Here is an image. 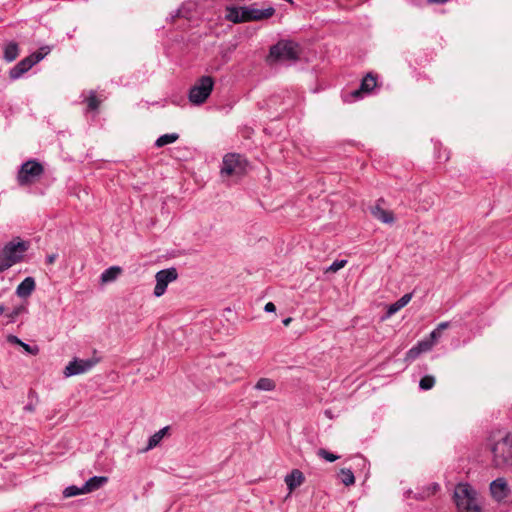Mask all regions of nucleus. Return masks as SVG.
<instances>
[{
  "mask_svg": "<svg viewBox=\"0 0 512 512\" xmlns=\"http://www.w3.org/2000/svg\"><path fill=\"white\" fill-rule=\"evenodd\" d=\"M30 248V242L15 237L7 242L0 250V273L23 261L25 253Z\"/></svg>",
  "mask_w": 512,
  "mask_h": 512,
  "instance_id": "f257e3e1",
  "label": "nucleus"
},
{
  "mask_svg": "<svg viewBox=\"0 0 512 512\" xmlns=\"http://www.w3.org/2000/svg\"><path fill=\"white\" fill-rule=\"evenodd\" d=\"M492 464L495 468H512V434L505 433L494 437L490 444Z\"/></svg>",
  "mask_w": 512,
  "mask_h": 512,
  "instance_id": "f03ea898",
  "label": "nucleus"
},
{
  "mask_svg": "<svg viewBox=\"0 0 512 512\" xmlns=\"http://www.w3.org/2000/svg\"><path fill=\"white\" fill-rule=\"evenodd\" d=\"M275 13L273 7L265 9L253 8L250 6H229L226 8L225 18L233 23L259 21L270 18Z\"/></svg>",
  "mask_w": 512,
  "mask_h": 512,
  "instance_id": "7ed1b4c3",
  "label": "nucleus"
},
{
  "mask_svg": "<svg viewBox=\"0 0 512 512\" xmlns=\"http://www.w3.org/2000/svg\"><path fill=\"white\" fill-rule=\"evenodd\" d=\"M456 505L460 512H481L476 491L467 483H460L454 491Z\"/></svg>",
  "mask_w": 512,
  "mask_h": 512,
  "instance_id": "20e7f679",
  "label": "nucleus"
},
{
  "mask_svg": "<svg viewBox=\"0 0 512 512\" xmlns=\"http://www.w3.org/2000/svg\"><path fill=\"white\" fill-rule=\"evenodd\" d=\"M299 58V46L289 40H281L270 48L269 61H296Z\"/></svg>",
  "mask_w": 512,
  "mask_h": 512,
  "instance_id": "39448f33",
  "label": "nucleus"
},
{
  "mask_svg": "<svg viewBox=\"0 0 512 512\" xmlns=\"http://www.w3.org/2000/svg\"><path fill=\"white\" fill-rule=\"evenodd\" d=\"M214 79L211 76H201L189 89L188 99L193 105H201L206 102L214 88Z\"/></svg>",
  "mask_w": 512,
  "mask_h": 512,
  "instance_id": "423d86ee",
  "label": "nucleus"
},
{
  "mask_svg": "<svg viewBox=\"0 0 512 512\" xmlns=\"http://www.w3.org/2000/svg\"><path fill=\"white\" fill-rule=\"evenodd\" d=\"M43 173V165L36 159H30L20 166L16 179L20 186H29L40 179Z\"/></svg>",
  "mask_w": 512,
  "mask_h": 512,
  "instance_id": "0eeeda50",
  "label": "nucleus"
},
{
  "mask_svg": "<svg viewBox=\"0 0 512 512\" xmlns=\"http://www.w3.org/2000/svg\"><path fill=\"white\" fill-rule=\"evenodd\" d=\"M178 278L177 269L170 267L160 270L155 275L156 285L154 288V295L161 297L166 292L167 286Z\"/></svg>",
  "mask_w": 512,
  "mask_h": 512,
  "instance_id": "6e6552de",
  "label": "nucleus"
},
{
  "mask_svg": "<svg viewBox=\"0 0 512 512\" xmlns=\"http://www.w3.org/2000/svg\"><path fill=\"white\" fill-rule=\"evenodd\" d=\"M245 169V161L239 154H226L222 161L221 173L223 175H239Z\"/></svg>",
  "mask_w": 512,
  "mask_h": 512,
  "instance_id": "1a4fd4ad",
  "label": "nucleus"
},
{
  "mask_svg": "<svg viewBox=\"0 0 512 512\" xmlns=\"http://www.w3.org/2000/svg\"><path fill=\"white\" fill-rule=\"evenodd\" d=\"M98 358L78 359L74 358L64 369L65 377H71L90 371L97 363Z\"/></svg>",
  "mask_w": 512,
  "mask_h": 512,
  "instance_id": "9d476101",
  "label": "nucleus"
},
{
  "mask_svg": "<svg viewBox=\"0 0 512 512\" xmlns=\"http://www.w3.org/2000/svg\"><path fill=\"white\" fill-rule=\"evenodd\" d=\"M489 491L491 497L496 502H502L511 494V487L508 484V481L504 477H498L493 480L489 485Z\"/></svg>",
  "mask_w": 512,
  "mask_h": 512,
  "instance_id": "9b49d317",
  "label": "nucleus"
},
{
  "mask_svg": "<svg viewBox=\"0 0 512 512\" xmlns=\"http://www.w3.org/2000/svg\"><path fill=\"white\" fill-rule=\"evenodd\" d=\"M49 53L48 48L42 47L35 53L25 57L20 62L17 63V66L20 67L24 73L29 71L35 64L40 62L47 54Z\"/></svg>",
  "mask_w": 512,
  "mask_h": 512,
  "instance_id": "f8f14e48",
  "label": "nucleus"
},
{
  "mask_svg": "<svg viewBox=\"0 0 512 512\" xmlns=\"http://www.w3.org/2000/svg\"><path fill=\"white\" fill-rule=\"evenodd\" d=\"M376 86V78L372 76L371 74H368L366 77L363 78L361 85L359 89L354 90L351 92V96L354 99H357L360 97L362 93H369L371 92Z\"/></svg>",
  "mask_w": 512,
  "mask_h": 512,
  "instance_id": "ddd939ff",
  "label": "nucleus"
},
{
  "mask_svg": "<svg viewBox=\"0 0 512 512\" xmlns=\"http://www.w3.org/2000/svg\"><path fill=\"white\" fill-rule=\"evenodd\" d=\"M36 283L33 277H26L16 288V294L20 298L29 297L35 290Z\"/></svg>",
  "mask_w": 512,
  "mask_h": 512,
  "instance_id": "4468645a",
  "label": "nucleus"
},
{
  "mask_svg": "<svg viewBox=\"0 0 512 512\" xmlns=\"http://www.w3.org/2000/svg\"><path fill=\"white\" fill-rule=\"evenodd\" d=\"M304 480L305 478L303 473L298 469L292 470L291 473L285 476V483L290 492L301 486Z\"/></svg>",
  "mask_w": 512,
  "mask_h": 512,
  "instance_id": "2eb2a0df",
  "label": "nucleus"
},
{
  "mask_svg": "<svg viewBox=\"0 0 512 512\" xmlns=\"http://www.w3.org/2000/svg\"><path fill=\"white\" fill-rule=\"evenodd\" d=\"M371 214L385 224H392L395 220L393 212L385 210L378 203L371 208Z\"/></svg>",
  "mask_w": 512,
  "mask_h": 512,
  "instance_id": "dca6fc26",
  "label": "nucleus"
},
{
  "mask_svg": "<svg viewBox=\"0 0 512 512\" xmlns=\"http://www.w3.org/2000/svg\"><path fill=\"white\" fill-rule=\"evenodd\" d=\"M20 50L19 45L15 41H9L3 46V59L10 63L17 59L19 56Z\"/></svg>",
  "mask_w": 512,
  "mask_h": 512,
  "instance_id": "f3484780",
  "label": "nucleus"
},
{
  "mask_svg": "<svg viewBox=\"0 0 512 512\" xmlns=\"http://www.w3.org/2000/svg\"><path fill=\"white\" fill-rule=\"evenodd\" d=\"M107 482L108 478L105 476H93L85 482L84 490L86 491V493L93 492L101 488Z\"/></svg>",
  "mask_w": 512,
  "mask_h": 512,
  "instance_id": "a211bd4d",
  "label": "nucleus"
},
{
  "mask_svg": "<svg viewBox=\"0 0 512 512\" xmlns=\"http://www.w3.org/2000/svg\"><path fill=\"white\" fill-rule=\"evenodd\" d=\"M121 272L122 269L119 266H111L107 268L100 276L101 283L106 284L115 281Z\"/></svg>",
  "mask_w": 512,
  "mask_h": 512,
  "instance_id": "6ab92c4d",
  "label": "nucleus"
},
{
  "mask_svg": "<svg viewBox=\"0 0 512 512\" xmlns=\"http://www.w3.org/2000/svg\"><path fill=\"white\" fill-rule=\"evenodd\" d=\"M412 299V293L404 294L400 299H398L396 302L392 303L387 310V316L390 317L396 312H398L400 309L405 307Z\"/></svg>",
  "mask_w": 512,
  "mask_h": 512,
  "instance_id": "aec40b11",
  "label": "nucleus"
},
{
  "mask_svg": "<svg viewBox=\"0 0 512 512\" xmlns=\"http://www.w3.org/2000/svg\"><path fill=\"white\" fill-rule=\"evenodd\" d=\"M167 431H168V427H164V428L160 429L159 431H157L156 433H154L149 438L148 445L144 449V451H148V450H151L154 447H156L160 443V441L163 439V437L167 433Z\"/></svg>",
  "mask_w": 512,
  "mask_h": 512,
  "instance_id": "412c9836",
  "label": "nucleus"
},
{
  "mask_svg": "<svg viewBox=\"0 0 512 512\" xmlns=\"http://www.w3.org/2000/svg\"><path fill=\"white\" fill-rule=\"evenodd\" d=\"M254 388L259 391H273L276 388V383L274 380L270 378H260Z\"/></svg>",
  "mask_w": 512,
  "mask_h": 512,
  "instance_id": "4be33fe9",
  "label": "nucleus"
},
{
  "mask_svg": "<svg viewBox=\"0 0 512 512\" xmlns=\"http://www.w3.org/2000/svg\"><path fill=\"white\" fill-rule=\"evenodd\" d=\"M179 138V135L177 133H169L161 135L155 142V146L160 148L163 146H166L168 144L174 143Z\"/></svg>",
  "mask_w": 512,
  "mask_h": 512,
  "instance_id": "5701e85b",
  "label": "nucleus"
},
{
  "mask_svg": "<svg viewBox=\"0 0 512 512\" xmlns=\"http://www.w3.org/2000/svg\"><path fill=\"white\" fill-rule=\"evenodd\" d=\"M340 480L345 486H351L355 483V477L350 469L343 468L339 472Z\"/></svg>",
  "mask_w": 512,
  "mask_h": 512,
  "instance_id": "b1692460",
  "label": "nucleus"
},
{
  "mask_svg": "<svg viewBox=\"0 0 512 512\" xmlns=\"http://www.w3.org/2000/svg\"><path fill=\"white\" fill-rule=\"evenodd\" d=\"M28 403L24 406V411L32 413L36 409L38 403V395L34 390H30L28 393Z\"/></svg>",
  "mask_w": 512,
  "mask_h": 512,
  "instance_id": "393cba45",
  "label": "nucleus"
},
{
  "mask_svg": "<svg viewBox=\"0 0 512 512\" xmlns=\"http://www.w3.org/2000/svg\"><path fill=\"white\" fill-rule=\"evenodd\" d=\"M82 494H87L84 490V485L82 487H78L75 485L68 486L63 491V496L65 498L74 497Z\"/></svg>",
  "mask_w": 512,
  "mask_h": 512,
  "instance_id": "a878e982",
  "label": "nucleus"
},
{
  "mask_svg": "<svg viewBox=\"0 0 512 512\" xmlns=\"http://www.w3.org/2000/svg\"><path fill=\"white\" fill-rule=\"evenodd\" d=\"M27 312V308L24 305H20L15 307L11 312H9L6 316L9 319V322H15L18 316Z\"/></svg>",
  "mask_w": 512,
  "mask_h": 512,
  "instance_id": "bb28decb",
  "label": "nucleus"
},
{
  "mask_svg": "<svg viewBox=\"0 0 512 512\" xmlns=\"http://www.w3.org/2000/svg\"><path fill=\"white\" fill-rule=\"evenodd\" d=\"M434 384H435V378L431 375H426L421 378V380L419 382V387L422 390H429L434 386Z\"/></svg>",
  "mask_w": 512,
  "mask_h": 512,
  "instance_id": "cd10ccee",
  "label": "nucleus"
},
{
  "mask_svg": "<svg viewBox=\"0 0 512 512\" xmlns=\"http://www.w3.org/2000/svg\"><path fill=\"white\" fill-rule=\"evenodd\" d=\"M317 454L319 457L323 458L324 460H326L328 462H334L337 459H339L338 455H335L323 448L319 449Z\"/></svg>",
  "mask_w": 512,
  "mask_h": 512,
  "instance_id": "c85d7f7f",
  "label": "nucleus"
},
{
  "mask_svg": "<svg viewBox=\"0 0 512 512\" xmlns=\"http://www.w3.org/2000/svg\"><path fill=\"white\" fill-rule=\"evenodd\" d=\"M100 105V101L97 99L94 91L90 92L89 97L87 98V106L89 110H96Z\"/></svg>",
  "mask_w": 512,
  "mask_h": 512,
  "instance_id": "c756f323",
  "label": "nucleus"
},
{
  "mask_svg": "<svg viewBox=\"0 0 512 512\" xmlns=\"http://www.w3.org/2000/svg\"><path fill=\"white\" fill-rule=\"evenodd\" d=\"M417 349H419L422 353L430 351L434 346L433 340L424 339L419 341L417 344Z\"/></svg>",
  "mask_w": 512,
  "mask_h": 512,
  "instance_id": "7c9ffc66",
  "label": "nucleus"
},
{
  "mask_svg": "<svg viewBox=\"0 0 512 512\" xmlns=\"http://www.w3.org/2000/svg\"><path fill=\"white\" fill-rule=\"evenodd\" d=\"M422 354V352L417 349V345L413 346L411 349H409L406 353V357L405 359L407 361H414L415 359H417L420 355Z\"/></svg>",
  "mask_w": 512,
  "mask_h": 512,
  "instance_id": "2f4dec72",
  "label": "nucleus"
},
{
  "mask_svg": "<svg viewBox=\"0 0 512 512\" xmlns=\"http://www.w3.org/2000/svg\"><path fill=\"white\" fill-rule=\"evenodd\" d=\"M439 489L438 484H433L432 486L428 487L426 491L419 495H415L416 499H424L425 497H428L430 495H433L437 490Z\"/></svg>",
  "mask_w": 512,
  "mask_h": 512,
  "instance_id": "473e14b6",
  "label": "nucleus"
},
{
  "mask_svg": "<svg viewBox=\"0 0 512 512\" xmlns=\"http://www.w3.org/2000/svg\"><path fill=\"white\" fill-rule=\"evenodd\" d=\"M23 74H25L24 71L18 67L17 64L9 71V77L11 80H17L22 77Z\"/></svg>",
  "mask_w": 512,
  "mask_h": 512,
  "instance_id": "72a5a7b5",
  "label": "nucleus"
},
{
  "mask_svg": "<svg viewBox=\"0 0 512 512\" xmlns=\"http://www.w3.org/2000/svg\"><path fill=\"white\" fill-rule=\"evenodd\" d=\"M347 263V260H336L334 261L330 266L329 268L327 269V271H331V272H337L338 270H340L341 268H343Z\"/></svg>",
  "mask_w": 512,
  "mask_h": 512,
  "instance_id": "f704fd0d",
  "label": "nucleus"
},
{
  "mask_svg": "<svg viewBox=\"0 0 512 512\" xmlns=\"http://www.w3.org/2000/svg\"><path fill=\"white\" fill-rule=\"evenodd\" d=\"M21 347L29 354L31 355H37L39 353V347L38 346H31L25 342L22 343Z\"/></svg>",
  "mask_w": 512,
  "mask_h": 512,
  "instance_id": "c9c22d12",
  "label": "nucleus"
},
{
  "mask_svg": "<svg viewBox=\"0 0 512 512\" xmlns=\"http://www.w3.org/2000/svg\"><path fill=\"white\" fill-rule=\"evenodd\" d=\"M7 342H9L10 344H15V345H19L21 346L23 341L21 339H19L17 336L15 335H8L7 336Z\"/></svg>",
  "mask_w": 512,
  "mask_h": 512,
  "instance_id": "e433bc0d",
  "label": "nucleus"
},
{
  "mask_svg": "<svg viewBox=\"0 0 512 512\" xmlns=\"http://www.w3.org/2000/svg\"><path fill=\"white\" fill-rule=\"evenodd\" d=\"M441 336V332L436 328L434 329L430 335H429V338H427L428 340H433L434 341V344L436 343V341L440 338Z\"/></svg>",
  "mask_w": 512,
  "mask_h": 512,
  "instance_id": "4c0bfd02",
  "label": "nucleus"
},
{
  "mask_svg": "<svg viewBox=\"0 0 512 512\" xmlns=\"http://www.w3.org/2000/svg\"><path fill=\"white\" fill-rule=\"evenodd\" d=\"M57 257H58V255L56 253H52V254L48 255L46 257V263L48 265L53 264L56 261Z\"/></svg>",
  "mask_w": 512,
  "mask_h": 512,
  "instance_id": "58836bf2",
  "label": "nucleus"
},
{
  "mask_svg": "<svg viewBox=\"0 0 512 512\" xmlns=\"http://www.w3.org/2000/svg\"><path fill=\"white\" fill-rule=\"evenodd\" d=\"M264 310H265V312H269V313L275 312L276 306L274 305V303L268 302V303H266Z\"/></svg>",
  "mask_w": 512,
  "mask_h": 512,
  "instance_id": "ea45409f",
  "label": "nucleus"
},
{
  "mask_svg": "<svg viewBox=\"0 0 512 512\" xmlns=\"http://www.w3.org/2000/svg\"><path fill=\"white\" fill-rule=\"evenodd\" d=\"M450 326L449 322H441L438 324L437 329L441 332Z\"/></svg>",
  "mask_w": 512,
  "mask_h": 512,
  "instance_id": "a19ab883",
  "label": "nucleus"
},
{
  "mask_svg": "<svg viewBox=\"0 0 512 512\" xmlns=\"http://www.w3.org/2000/svg\"><path fill=\"white\" fill-rule=\"evenodd\" d=\"M429 3H437L442 4L445 3L447 0H427Z\"/></svg>",
  "mask_w": 512,
  "mask_h": 512,
  "instance_id": "79ce46f5",
  "label": "nucleus"
},
{
  "mask_svg": "<svg viewBox=\"0 0 512 512\" xmlns=\"http://www.w3.org/2000/svg\"><path fill=\"white\" fill-rule=\"evenodd\" d=\"M5 312V306L3 304H0V315H2Z\"/></svg>",
  "mask_w": 512,
  "mask_h": 512,
  "instance_id": "37998d69",
  "label": "nucleus"
},
{
  "mask_svg": "<svg viewBox=\"0 0 512 512\" xmlns=\"http://www.w3.org/2000/svg\"><path fill=\"white\" fill-rule=\"evenodd\" d=\"M180 15H181V10H180V9H178V10H176L175 15H173L172 17H173V18H174V17H179Z\"/></svg>",
  "mask_w": 512,
  "mask_h": 512,
  "instance_id": "c03bdc74",
  "label": "nucleus"
},
{
  "mask_svg": "<svg viewBox=\"0 0 512 512\" xmlns=\"http://www.w3.org/2000/svg\"><path fill=\"white\" fill-rule=\"evenodd\" d=\"M325 415H326L327 417H329V418H332V417H333V416H332V413H331V411H330V410H326V411H325Z\"/></svg>",
  "mask_w": 512,
  "mask_h": 512,
  "instance_id": "a18cd8bd",
  "label": "nucleus"
},
{
  "mask_svg": "<svg viewBox=\"0 0 512 512\" xmlns=\"http://www.w3.org/2000/svg\"><path fill=\"white\" fill-rule=\"evenodd\" d=\"M290 321H291V318H287V319L283 320V324L287 326L290 323Z\"/></svg>",
  "mask_w": 512,
  "mask_h": 512,
  "instance_id": "49530a36",
  "label": "nucleus"
}]
</instances>
